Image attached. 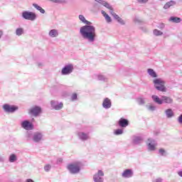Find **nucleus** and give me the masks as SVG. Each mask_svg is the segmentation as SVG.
<instances>
[{
    "label": "nucleus",
    "mask_w": 182,
    "mask_h": 182,
    "mask_svg": "<svg viewBox=\"0 0 182 182\" xmlns=\"http://www.w3.org/2000/svg\"><path fill=\"white\" fill-rule=\"evenodd\" d=\"M80 34L83 39H87L90 43H93L96 41V28L93 26L86 25L81 27Z\"/></svg>",
    "instance_id": "f257e3e1"
},
{
    "label": "nucleus",
    "mask_w": 182,
    "mask_h": 182,
    "mask_svg": "<svg viewBox=\"0 0 182 182\" xmlns=\"http://www.w3.org/2000/svg\"><path fill=\"white\" fill-rule=\"evenodd\" d=\"M82 164L80 162H74L67 166V169L70 174H79L80 173V168Z\"/></svg>",
    "instance_id": "f03ea898"
},
{
    "label": "nucleus",
    "mask_w": 182,
    "mask_h": 182,
    "mask_svg": "<svg viewBox=\"0 0 182 182\" xmlns=\"http://www.w3.org/2000/svg\"><path fill=\"white\" fill-rule=\"evenodd\" d=\"M155 89L159 92H166L167 89L166 88V81L161 78H156L153 80Z\"/></svg>",
    "instance_id": "7ed1b4c3"
},
{
    "label": "nucleus",
    "mask_w": 182,
    "mask_h": 182,
    "mask_svg": "<svg viewBox=\"0 0 182 182\" xmlns=\"http://www.w3.org/2000/svg\"><path fill=\"white\" fill-rule=\"evenodd\" d=\"M105 172L102 170H98L92 176L94 182H105Z\"/></svg>",
    "instance_id": "20e7f679"
},
{
    "label": "nucleus",
    "mask_w": 182,
    "mask_h": 182,
    "mask_svg": "<svg viewBox=\"0 0 182 182\" xmlns=\"http://www.w3.org/2000/svg\"><path fill=\"white\" fill-rule=\"evenodd\" d=\"M73 64H68L64 66V68L61 70V74L63 75H70L73 72Z\"/></svg>",
    "instance_id": "39448f33"
},
{
    "label": "nucleus",
    "mask_w": 182,
    "mask_h": 182,
    "mask_svg": "<svg viewBox=\"0 0 182 182\" xmlns=\"http://www.w3.org/2000/svg\"><path fill=\"white\" fill-rule=\"evenodd\" d=\"M22 16L24 19H27L28 21H35V19H36V14L31 11H23Z\"/></svg>",
    "instance_id": "423d86ee"
},
{
    "label": "nucleus",
    "mask_w": 182,
    "mask_h": 182,
    "mask_svg": "<svg viewBox=\"0 0 182 182\" xmlns=\"http://www.w3.org/2000/svg\"><path fill=\"white\" fill-rule=\"evenodd\" d=\"M29 113L34 117H38L42 113V108L39 106L33 107L31 108Z\"/></svg>",
    "instance_id": "0eeeda50"
},
{
    "label": "nucleus",
    "mask_w": 182,
    "mask_h": 182,
    "mask_svg": "<svg viewBox=\"0 0 182 182\" xmlns=\"http://www.w3.org/2000/svg\"><path fill=\"white\" fill-rule=\"evenodd\" d=\"M3 109L6 113H15L16 110H18V107L15 105H10L8 104H5L3 105Z\"/></svg>",
    "instance_id": "6e6552de"
},
{
    "label": "nucleus",
    "mask_w": 182,
    "mask_h": 182,
    "mask_svg": "<svg viewBox=\"0 0 182 182\" xmlns=\"http://www.w3.org/2000/svg\"><path fill=\"white\" fill-rule=\"evenodd\" d=\"M32 139L34 143H39V141H42L43 139V134L39 132H34Z\"/></svg>",
    "instance_id": "1a4fd4ad"
},
{
    "label": "nucleus",
    "mask_w": 182,
    "mask_h": 182,
    "mask_svg": "<svg viewBox=\"0 0 182 182\" xmlns=\"http://www.w3.org/2000/svg\"><path fill=\"white\" fill-rule=\"evenodd\" d=\"M21 127L24 130H33V124L28 120H24L21 122Z\"/></svg>",
    "instance_id": "9d476101"
},
{
    "label": "nucleus",
    "mask_w": 182,
    "mask_h": 182,
    "mask_svg": "<svg viewBox=\"0 0 182 182\" xmlns=\"http://www.w3.org/2000/svg\"><path fill=\"white\" fill-rule=\"evenodd\" d=\"M77 136L80 140H82V141H86L87 140H90V135H89V133L80 132L77 133Z\"/></svg>",
    "instance_id": "9b49d317"
},
{
    "label": "nucleus",
    "mask_w": 182,
    "mask_h": 182,
    "mask_svg": "<svg viewBox=\"0 0 182 182\" xmlns=\"http://www.w3.org/2000/svg\"><path fill=\"white\" fill-rule=\"evenodd\" d=\"M51 107L53 108L55 110H60L63 108V103L58 102V101L52 100L50 102Z\"/></svg>",
    "instance_id": "f8f14e48"
},
{
    "label": "nucleus",
    "mask_w": 182,
    "mask_h": 182,
    "mask_svg": "<svg viewBox=\"0 0 182 182\" xmlns=\"http://www.w3.org/2000/svg\"><path fill=\"white\" fill-rule=\"evenodd\" d=\"M148 141H149L147 144L148 150L149 151H154V150H156V146H157L156 141L151 139H148Z\"/></svg>",
    "instance_id": "ddd939ff"
},
{
    "label": "nucleus",
    "mask_w": 182,
    "mask_h": 182,
    "mask_svg": "<svg viewBox=\"0 0 182 182\" xmlns=\"http://www.w3.org/2000/svg\"><path fill=\"white\" fill-rule=\"evenodd\" d=\"M143 136H136L134 135L132 136V143L133 144H141V143H143Z\"/></svg>",
    "instance_id": "4468645a"
},
{
    "label": "nucleus",
    "mask_w": 182,
    "mask_h": 182,
    "mask_svg": "<svg viewBox=\"0 0 182 182\" xmlns=\"http://www.w3.org/2000/svg\"><path fill=\"white\" fill-rule=\"evenodd\" d=\"M102 107L104 109H110L112 107V100L108 97L105 98L102 102Z\"/></svg>",
    "instance_id": "2eb2a0df"
},
{
    "label": "nucleus",
    "mask_w": 182,
    "mask_h": 182,
    "mask_svg": "<svg viewBox=\"0 0 182 182\" xmlns=\"http://www.w3.org/2000/svg\"><path fill=\"white\" fill-rule=\"evenodd\" d=\"M122 176L124 178H130V177H133V171L132 169H126L123 171Z\"/></svg>",
    "instance_id": "dca6fc26"
},
{
    "label": "nucleus",
    "mask_w": 182,
    "mask_h": 182,
    "mask_svg": "<svg viewBox=\"0 0 182 182\" xmlns=\"http://www.w3.org/2000/svg\"><path fill=\"white\" fill-rule=\"evenodd\" d=\"M118 124L119 127H127V126H129V121L124 118H120L118 122Z\"/></svg>",
    "instance_id": "f3484780"
},
{
    "label": "nucleus",
    "mask_w": 182,
    "mask_h": 182,
    "mask_svg": "<svg viewBox=\"0 0 182 182\" xmlns=\"http://www.w3.org/2000/svg\"><path fill=\"white\" fill-rule=\"evenodd\" d=\"M163 103H166L167 105H171L173 103V98L167 97L166 95L162 96V105Z\"/></svg>",
    "instance_id": "a211bd4d"
},
{
    "label": "nucleus",
    "mask_w": 182,
    "mask_h": 182,
    "mask_svg": "<svg viewBox=\"0 0 182 182\" xmlns=\"http://www.w3.org/2000/svg\"><path fill=\"white\" fill-rule=\"evenodd\" d=\"M152 100L154 102V103H156V105H163V101H162V97H159L157 95H152Z\"/></svg>",
    "instance_id": "6ab92c4d"
},
{
    "label": "nucleus",
    "mask_w": 182,
    "mask_h": 182,
    "mask_svg": "<svg viewBox=\"0 0 182 182\" xmlns=\"http://www.w3.org/2000/svg\"><path fill=\"white\" fill-rule=\"evenodd\" d=\"M48 36L50 38H58L59 36V32L56 29H52L49 31Z\"/></svg>",
    "instance_id": "aec40b11"
},
{
    "label": "nucleus",
    "mask_w": 182,
    "mask_h": 182,
    "mask_svg": "<svg viewBox=\"0 0 182 182\" xmlns=\"http://www.w3.org/2000/svg\"><path fill=\"white\" fill-rule=\"evenodd\" d=\"M165 114L168 119H171V117H174V112L171 109H167L165 110Z\"/></svg>",
    "instance_id": "412c9836"
},
{
    "label": "nucleus",
    "mask_w": 182,
    "mask_h": 182,
    "mask_svg": "<svg viewBox=\"0 0 182 182\" xmlns=\"http://www.w3.org/2000/svg\"><path fill=\"white\" fill-rule=\"evenodd\" d=\"M100 4H101V5H103V6H105V8L109 9L110 11V12H112V11H113V7H112V6H110V4H109V3H107V1H100Z\"/></svg>",
    "instance_id": "4be33fe9"
},
{
    "label": "nucleus",
    "mask_w": 182,
    "mask_h": 182,
    "mask_svg": "<svg viewBox=\"0 0 182 182\" xmlns=\"http://www.w3.org/2000/svg\"><path fill=\"white\" fill-rule=\"evenodd\" d=\"M169 22H173V23H180V22H181V18L178 17L171 16L169 18Z\"/></svg>",
    "instance_id": "5701e85b"
},
{
    "label": "nucleus",
    "mask_w": 182,
    "mask_h": 182,
    "mask_svg": "<svg viewBox=\"0 0 182 182\" xmlns=\"http://www.w3.org/2000/svg\"><path fill=\"white\" fill-rule=\"evenodd\" d=\"M174 5H176V1H171L167 2L164 6V9H168L171 6H174Z\"/></svg>",
    "instance_id": "b1692460"
},
{
    "label": "nucleus",
    "mask_w": 182,
    "mask_h": 182,
    "mask_svg": "<svg viewBox=\"0 0 182 182\" xmlns=\"http://www.w3.org/2000/svg\"><path fill=\"white\" fill-rule=\"evenodd\" d=\"M110 14L114 16L115 19L117 20V22H119V23H122L123 22V20L117 15L116 13H114V10H112Z\"/></svg>",
    "instance_id": "393cba45"
},
{
    "label": "nucleus",
    "mask_w": 182,
    "mask_h": 182,
    "mask_svg": "<svg viewBox=\"0 0 182 182\" xmlns=\"http://www.w3.org/2000/svg\"><path fill=\"white\" fill-rule=\"evenodd\" d=\"M147 72L151 77H157V73H156V71L151 68H149L147 70Z\"/></svg>",
    "instance_id": "a878e982"
},
{
    "label": "nucleus",
    "mask_w": 182,
    "mask_h": 182,
    "mask_svg": "<svg viewBox=\"0 0 182 182\" xmlns=\"http://www.w3.org/2000/svg\"><path fill=\"white\" fill-rule=\"evenodd\" d=\"M136 102L139 106H144V105H146V98L139 97L136 99Z\"/></svg>",
    "instance_id": "bb28decb"
},
{
    "label": "nucleus",
    "mask_w": 182,
    "mask_h": 182,
    "mask_svg": "<svg viewBox=\"0 0 182 182\" xmlns=\"http://www.w3.org/2000/svg\"><path fill=\"white\" fill-rule=\"evenodd\" d=\"M16 160H18V157L16 156V155L15 154H11L9 157V161L10 163H15V161H16Z\"/></svg>",
    "instance_id": "cd10ccee"
},
{
    "label": "nucleus",
    "mask_w": 182,
    "mask_h": 182,
    "mask_svg": "<svg viewBox=\"0 0 182 182\" xmlns=\"http://www.w3.org/2000/svg\"><path fill=\"white\" fill-rule=\"evenodd\" d=\"M33 6L37 9V11H39L41 14H45V9H43L41 6L36 4H33Z\"/></svg>",
    "instance_id": "c85d7f7f"
},
{
    "label": "nucleus",
    "mask_w": 182,
    "mask_h": 182,
    "mask_svg": "<svg viewBox=\"0 0 182 182\" xmlns=\"http://www.w3.org/2000/svg\"><path fill=\"white\" fill-rule=\"evenodd\" d=\"M159 156H161L162 157H166L168 154H167V151H166L163 148H161L159 150Z\"/></svg>",
    "instance_id": "c756f323"
},
{
    "label": "nucleus",
    "mask_w": 182,
    "mask_h": 182,
    "mask_svg": "<svg viewBox=\"0 0 182 182\" xmlns=\"http://www.w3.org/2000/svg\"><path fill=\"white\" fill-rule=\"evenodd\" d=\"M23 28H16V35L17 36H21V35H23Z\"/></svg>",
    "instance_id": "7c9ffc66"
},
{
    "label": "nucleus",
    "mask_w": 182,
    "mask_h": 182,
    "mask_svg": "<svg viewBox=\"0 0 182 182\" xmlns=\"http://www.w3.org/2000/svg\"><path fill=\"white\" fill-rule=\"evenodd\" d=\"M79 19L82 22V23H90V21H87L83 15H80Z\"/></svg>",
    "instance_id": "2f4dec72"
},
{
    "label": "nucleus",
    "mask_w": 182,
    "mask_h": 182,
    "mask_svg": "<svg viewBox=\"0 0 182 182\" xmlns=\"http://www.w3.org/2000/svg\"><path fill=\"white\" fill-rule=\"evenodd\" d=\"M97 79L98 80H101L102 82H107V78L103 75H98Z\"/></svg>",
    "instance_id": "473e14b6"
},
{
    "label": "nucleus",
    "mask_w": 182,
    "mask_h": 182,
    "mask_svg": "<svg viewBox=\"0 0 182 182\" xmlns=\"http://www.w3.org/2000/svg\"><path fill=\"white\" fill-rule=\"evenodd\" d=\"M153 33L154 36H161V35H163V33L161 31H159L157 29H154L153 31Z\"/></svg>",
    "instance_id": "72a5a7b5"
},
{
    "label": "nucleus",
    "mask_w": 182,
    "mask_h": 182,
    "mask_svg": "<svg viewBox=\"0 0 182 182\" xmlns=\"http://www.w3.org/2000/svg\"><path fill=\"white\" fill-rule=\"evenodd\" d=\"M146 107L150 112H154V110H156V106L153 105H146Z\"/></svg>",
    "instance_id": "f704fd0d"
},
{
    "label": "nucleus",
    "mask_w": 182,
    "mask_h": 182,
    "mask_svg": "<svg viewBox=\"0 0 182 182\" xmlns=\"http://www.w3.org/2000/svg\"><path fill=\"white\" fill-rule=\"evenodd\" d=\"M114 134H116L117 136H119L120 134H123V129H118L115 130Z\"/></svg>",
    "instance_id": "c9c22d12"
},
{
    "label": "nucleus",
    "mask_w": 182,
    "mask_h": 182,
    "mask_svg": "<svg viewBox=\"0 0 182 182\" xmlns=\"http://www.w3.org/2000/svg\"><path fill=\"white\" fill-rule=\"evenodd\" d=\"M50 168H52V166L49 164H47L44 166V170L45 171H46L47 173L50 171Z\"/></svg>",
    "instance_id": "e433bc0d"
},
{
    "label": "nucleus",
    "mask_w": 182,
    "mask_h": 182,
    "mask_svg": "<svg viewBox=\"0 0 182 182\" xmlns=\"http://www.w3.org/2000/svg\"><path fill=\"white\" fill-rule=\"evenodd\" d=\"M77 99V95L76 93L73 94V95L71 96V100L74 102V100H76Z\"/></svg>",
    "instance_id": "4c0bfd02"
},
{
    "label": "nucleus",
    "mask_w": 182,
    "mask_h": 182,
    "mask_svg": "<svg viewBox=\"0 0 182 182\" xmlns=\"http://www.w3.org/2000/svg\"><path fill=\"white\" fill-rule=\"evenodd\" d=\"M107 22H112V18H110V16H109L108 14H107L105 16Z\"/></svg>",
    "instance_id": "58836bf2"
},
{
    "label": "nucleus",
    "mask_w": 182,
    "mask_h": 182,
    "mask_svg": "<svg viewBox=\"0 0 182 182\" xmlns=\"http://www.w3.org/2000/svg\"><path fill=\"white\" fill-rule=\"evenodd\" d=\"M157 28H159V29H164V23H159L157 26Z\"/></svg>",
    "instance_id": "ea45409f"
},
{
    "label": "nucleus",
    "mask_w": 182,
    "mask_h": 182,
    "mask_svg": "<svg viewBox=\"0 0 182 182\" xmlns=\"http://www.w3.org/2000/svg\"><path fill=\"white\" fill-rule=\"evenodd\" d=\"M51 2H54L55 4H62V0H50Z\"/></svg>",
    "instance_id": "a19ab883"
},
{
    "label": "nucleus",
    "mask_w": 182,
    "mask_h": 182,
    "mask_svg": "<svg viewBox=\"0 0 182 182\" xmlns=\"http://www.w3.org/2000/svg\"><path fill=\"white\" fill-rule=\"evenodd\" d=\"M178 122L180 124H182V114L178 117Z\"/></svg>",
    "instance_id": "79ce46f5"
},
{
    "label": "nucleus",
    "mask_w": 182,
    "mask_h": 182,
    "mask_svg": "<svg viewBox=\"0 0 182 182\" xmlns=\"http://www.w3.org/2000/svg\"><path fill=\"white\" fill-rule=\"evenodd\" d=\"M63 159H62V158H58V159H57V164H60L61 163H63Z\"/></svg>",
    "instance_id": "37998d69"
},
{
    "label": "nucleus",
    "mask_w": 182,
    "mask_h": 182,
    "mask_svg": "<svg viewBox=\"0 0 182 182\" xmlns=\"http://www.w3.org/2000/svg\"><path fill=\"white\" fill-rule=\"evenodd\" d=\"M5 161V157L0 155V163H4Z\"/></svg>",
    "instance_id": "c03bdc74"
},
{
    "label": "nucleus",
    "mask_w": 182,
    "mask_h": 182,
    "mask_svg": "<svg viewBox=\"0 0 182 182\" xmlns=\"http://www.w3.org/2000/svg\"><path fill=\"white\" fill-rule=\"evenodd\" d=\"M139 4H146L148 0H136Z\"/></svg>",
    "instance_id": "a18cd8bd"
},
{
    "label": "nucleus",
    "mask_w": 182,
    "mask_h": 182,
    "mask_svg": "<svg viewBox=\"0 0 182 182\" xmlns=\"http://www.w3.org/2000/svg\"><path fill=\"white\" fill-rule=\"evenodd\" d=\"M37 66L38 68H42V66H43V63H37Z\"/></svg>",
    "instance_id": "49530a36"
},
{
    "label": "nucleus",
    "mask_w": 182,
    "mask_h": 182,
    "mask_svg": "<svg viewBox=\"0 0 182 182\" xmlns=\"http://www.w3.org/2000/svg\"><path fill=\"white\" fill-rule=\"evenodd\" d=\"M2 36H4V31L0 30V39L2 38Z\"/></svg>",
    "instance_id": "de8ad7c7"
},
{
    "label": "nucleus",
    "mask_w": 182,
    "mask_h": 182,
    "mask_svg": "<svg viewBox=\"0 0 182 182\" xmlns=\"http://www.w3.org/2000/svg\"><path fill=\"white\" fill-rule=\"evenodd\" d=\"M178 176H179V177H182V171H178Z\"/></svg>",
    "instance_id": "09e8293b"
},
{
    "label": "nucleus",
    "mask_w": 182,
    "mask_h": 182,
    "mask_svg": "<svg viewBox=\"0 0 182 182\" xmlns=\"http://www.w3.org/2000/svg\"><path fill=\"white\" fill-rule=\"evenodd\" d=\"M156 182H163V179L162 178H157L156 180Z\"/></svg>",
    "instance_id": "8fccbe9b"
},
{
    "label": "nucleus",
    "mask_w": 182,
    "mask_h": 182,
    "mask_svg": "<svg viewBox=\"0 0 182 182\" xmlns=\"http://www.w3.org/2000/svg\"><path fill=\"white\" fill-rule=\"evenodd\" d=\"M101 12H102L103 16H106V15H107L106 11H102Z\"/></svg>",
    "instance_id": "3c124183"
},
{
    "label": "nucleus",
    "mask_w": 182,
    "mask_h": 182,
    "mask_svg": "<svg viewBox=\"0 0 182 182\" xmlns=\"http://www.w3.org/2000/svg\"><path fill=\"white\" fill-rule=\"evenodd\" d=\"M31 136H32V134H28L27 137H31Z\"/></svg>",
    "instance_id": "603ef678"
},
{
    "label": "nucleus",
    "mask_w": 182,
    "mask_h": 182,
    "mask_svg": "<svg viewBox=\"0 0 182 182\" xmlns=\"http://www.w3.org/2000/svg\"><path fill=\"white\" fill-rule=\"evenodd\" d=\"M144 32H147V30H146V29H145V30H144Z\"/></svg>",
    "instance_id": "864d4df0"
}]
</instances>
